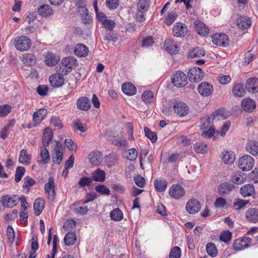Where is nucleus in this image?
Masks as SVG:
<instances>
[{"instance_id": "obj_1", "label": "nucleus", "mask_w": 258, "mask_h": 258, "mask_svg": "<svg viewBox=\"0 0 258 258\" xmlns=\"http://www.w3.org/2000/svg\"><path fill=\"white\" fill-rule=\"evenodd\" d=\"M77 60L73 57L69 56L63 58L61 62L55 68L56 72L62 73V75H67L72 71L73 68L75 66Z\"/></svg>"}, {"instance_id": "obj_2", "label": "nucleus", "mask_w": 258, "mask_h": 258, "mask_svg": "<svg viewBox=\"0 0 258 258\" xmlns=\"http://www.w3.org/2000/svg\"><path fill=\"white\" fill-rule=\"evenodd\" d=\"M30 46L31 40L27 36H18L15 39V46L19 51H26L29 49Z\"/></svg>"}, {"instance_id": "obj_3", "label": "nucleus", "mask_w": 258, "mask_h": 258, "mask_svg": "<svg viewBox=\"0 0 258 258\" xmlns=\"http://www.w3.org/2000/svg\"><path fill=\"white\" fill-rule=\"evenodd\" d=\"M253 165V158L248 155H243L239 160L238 166L242 171H249L252 168Z\"/></svg>"}, {"instance_id": "obj_4", "label": "nucleus", "mask_w": 258, "mask_h": 258, "mask_svg": "<svg viewBox=\"0 0 258 258\" xmlns=\"http://www.w3.org/2000/svg\"><path fill=\"white\" fill-rule=\"evenodd\" d=\"M186 75L181 71H177L171 77V82L173 85L177 87H183L187 83Z\"/></svg>"}, {"instance_id": "obj_5", "label": "nucleus", "mask_w": 258, "mask_h": 258, "mask_svg": "<svg viewBox=\"0 0 258 258\" xmlns=\"http://www.w3.org/2000/svg\"><path fill=\"white\" fill-rule=\"evenodd\" d=\"M229 116V113L223 108L219 109L214 112L210 116H209L207 121L208 123H211L213 121H218L220 120L226 119Z\"/></svg>"}, {"instance_id": "obj_6", "label": "nucleus", "mask_w": 258, "mask_h": 258, "mask_svg": "<svg viewBox=\"0 0 258 258\" xmlns=\"http://www.w3.org/2000/svg\"><path fill=\"white\" fill-rule=\"evenodd\" d=\"M204 73L203 70L198 67L190 69L188 72V79L191 82L198 83L201 81L204 77Z\"/></svg>"}, {"instance_id": "obj_7", "label": "nucleus", "mask_w": 258, "mask_h": 258, "mask_svg": "<svg viewBox=\"0 0 258 258\" xmlns=\"http://www.w3.org/2000/svg\"><path fill=\"white\" fill-rule=\"evenodd\" d=\"M173 108L174 112L180 117L185 116L189 112L188 106L181 101H175L173 103Z\"/></svg>"}, {"instance_id": "obj_8", "label": "nucleus", "mask_w": 258, "mask_h": 258, "mask_svg": "<svg viewBox=\"0 0 258 258\" xmlns=\"http://www.w3.org/2000/svg\"><path fill=\"white\" fill-rule=\"evenodd\" d=\"M62 73L57 72L51 75L49 79L50 84L54 88L61 87L64 81V78Z\"/></svg>"}, {"instance_id": "obj_9", "label": "nucleus", "mask_w": 258, "mask_h": 258, "mask_svg": "<svg viewBox=\"0 0 258 258\" xmlns=\"http://www.w3.org/2000/svg\"><path fill=\"white\" fill-rule=\"evenodd\" d=\"M185 194L184 188L179 184L172 185L169 189V194L175 199H179L182 198Z\"/></svg>"}, {"instance_id": "obj_10", "label": "nucleus", "mask_w": 258, "mask_h": 258, "mask_svg": "<svg viewBox=\"0 0 258 258\" xmlns=\"http://www.w3.org/2000/svg\"><path fill=\"white\" fill-rule=\"evenodd\" d=\"M102 153L98 150H94L90 152L88 155V159L90 164L93 166L99 165L103 160Z\"/></svg>"}, {"instance_id": "obj_11", "label": "nucleus", "mask_w": 258, "mask_h": 258, "mask_svg": "<svg viewBox=\"0 0 258 258\" xmlns=\"http://www.w3.org/2000/svg\"><path fill=\"white\" fill-rule=\"evenodd\" d=\"M245 88L249 93L255 94L258 92V78L250 77L245 82Z\"/></svg>"}, {"instance_id": "obj_12", "label": "nucleus", "mask_w": 258, "mask_h": 258, "mask_svg": "<svg viewBox=\"0 0 258 258\" xmlns=\"http://www.w3.org/2000/svg\"><path fill=\"white\" fill-rule=\"evenodd\" d=\"M201 209L200 202L195 199L189 200L186 204V209L190 214L198 213Z\"/></svg>"}, {"instance_id": "obj_13", "label": "nucleus", "mask_w": 258, "mask_h": 258, "mask_svg": "<svg viewBox=\"0 0 258 258\" xmlns=\"http://www.w3.org/2000/svg\"><path fill=\"white\" fill-rule=\"evenodd\" d=\"M212 41L217 46L225 47L228 43V37L225 34L217 33L212 36Z\"/></svg>"}, {"instance_id": "obj_14", "label": "nucleus", "mask_w": 258, "mask_h": 258, "mask_svg": "<svg viewBox=\"0 0 258 258\" xmlns=\"http://www.w3.org/2000/svg\"><path fill=\"white\" fill-rule=\"evenodd\" d=\"M241 106L244 111L252 112L256 107L255 101L250 98H245L241 102Z\"/></svg>"}, {"instance_id": "obj_15", "label": "nucleus", "mask_w": 258, "mask_h": 258, "mask_svg": "<svg viewBox=\"0 0 258 258\" xmlns=\"http://www.w3.org/2000/svg\"><path fill=\"white\" fill-rule=\"evenodd\" d=\"M54 148V155L52 157V161L54 164H60L62 159V147L60 143L57 141Z\"/></svg>"}, {"instance_id": "obj_16", "label": "nucleus", "mask_w": 258, "mask_h": 258, "mask_svg": "<svg viewBox=\"0 0 258 258\" xmlns=\"http://www.w3.org/2000/svg\"><path fill=\"white\" fill-rule=\"evenodd\" d=\"M173 32L174 36L183 37L187 32V27L183 23H177L173 26Z\"/></svg>"}, {"instance_id": "obj_17", "label": "nucleus", "mask_w": 258, "mask_h": 258, "mask_svg": "<svg viewBox=\"0 0 258 258\" xmlns=\"http://www.w3.org/2000/svg\"><path fill=\"white\" fill-rule=\"evenodd\" d=\"M213 86L210 83L204 82L201 83L198 87L199 93L203 96H209L213 91Z\"/></svg>"}, {"instance_id": "obj_18", "label": "nucleus", "mask_w": 258, "mask_h": 258, "mask_svg": "<svg viewBox=\"0 0 258 258\" xmlns=\"http://www.w3.org/2000/svg\"><path fill=\"white\" fill-rule=\"evenodd\" d=\"M238 27L241 30L249 28L251 25L250 19L246 16H240L236 20Z\"/></svg>"}, {"instance_id": "obj_19", "label": "nucleus", "mask_w": 258, "mask_h": 258, "mask_svg": "<svg viewBox=\"0 0 258 258\" xmlns=\"http://www.w3.org/2000/svg\"><path fill=\"white\" fill-rule=\"evenodd\" d=\"M47 110L44 108H41L35 112L33 115V122L34 126H37L44 119L47 115Z\"/></svg>"}, {"instance_id": "obj_20", "label": "nucleus", "mask_w": 258, "mask_h": 258, "mask_svg": "<svg viewBox=\"0 0 258 258\" xmlns=\"http://www.w3.org/2000/svg\"><path fill=\"white\" fill-rule=\"evenodd\" d=\"M164 47L170 53L176 54L179 51V46L177 42L171 39H166L165 41Z\"/></svg>"}, {"instance_id": "obj_21", "label": "nucleus", "mask_w": 258, "mask_h": 258, "mask_svg": "<svg viewBox=\"0 0 258 258\" xmlns=\"http://www.w3.org/2000/svg\"><path fill=\"white\" fill-rule=\"evenodd\" d=\"M44 189L46 192L48 194V198L53 200L55 197V193L54 179L52 177L49 178L48 182L45 183L44 185Z\"/></svg>"}, {"instance_id": "obj_22", "label": "nucleus", "mask_w": 258, "mask_h": 258, "mask_svg": "<svg viewBox=\"0 0 258 258\" xmlns=\"http://www.w3.org/2000/svg\"><path fill=\"white\" fill-rule=\"evenodd\" d=\"M246 218L251 223L258 222V209L256 208H250L246 212Z\"/></svg>"}, {"instance_id": "obj_23", "label": "nucleus", "mask_w": 258, "mask_h": 258, "mask_svg": "<svg viewBox=\"0 0 258 258\" xmlns=\"http://www.w3.org/2000/svg\"><path fill=\"white\" fill-rule=\"evenodd\" d=\"M90 99L87 97H81L77 101V107L83 111H87L91 108Z\"/></svg>"}, {"instance_id": "obj_24", "label": "nucleus", "mask_w": 258, "mask_h": 258, "mask_svg": "<svg viewBox=\"0 0 258 258\" xmlns=\"http://www.w3.org/2000/svg\"><path fill=\"white\" fill-rule=\"evenodd\" d=\"M194 24L196 30L199 34L206 36L209 34V28L201 21H196Z\"/></svg>"}, {"instance_id": "obj_25", "label": "nucleus", "mask_w": 258, "mask_h": 258, "mask_svg": "<svg viewBox=\"0 0 258 258\" xmlns=\"http://www.w3.org/2000/svg\"><path fill=\"white\" fill-rule=\"evenodd\" d=\"M59 60V57L52 52H48L46 55L45 62L49 67L56 65Z\"/></svg>"}, {"instance_id": "obj_26", "label": "nucleus", "mask_w": 258, "mask_h": 258, "mask_svg": "<svg viewBox=\"0 0 258 258\" xmlns=\"http://www.w3.org/2000/svg\"><path fill=\"white\" fill-rule=\"evenodd\" d=\"M254 187L252 184H245L241 186L240 192L243 197H247L254 194Z\"/></svg>"}, {"instance_id": "obj_27", "label": "nucleus", "mask_w": 258, "mask_h": 258, "mask_svg": "<svg viewBox=\"0 0 258 258\" xmlns=\"http://www.w3.org/2000/svg\"><path fill=\"white\" fill-rule=\"evenodd\" d=\"M222 161L227 164H231L235 160V156L233 152L224 151L221 154Z\"/></svg>"}, {"instance_id": "obj_28", "label": "nucleus", "mask_w": 258, "mask_h": 258, "mask_svg": "<svg viewBox=\"0 0 258 258\" xmlns=\"http://www.w3.org/2000/svg\"><path fill=\"white\" fill-rule=\"evenodd\" d=\"M123 92L129 96H132L137 92L136 88L131 83L127 82L123 84L121 87Z\"/></svg>"}, {"instance_id": "obj_29", "label": "nucleus", "mask_w": 258, "mask_h": 258, "mask_svg": "<svg viewBox=\"0 0 258 258\" xmlns=\"http://www.w3.org/2000/svg\"><path fill=\"white\" fill-rule=\"evenodd\" d=\"M88 48L84 44H78L75 47L74 52L76 55L80 57H84L88 53Z\"/></svg>"}, {"instance_id": "obj_30", "label": "nucleus", "mask_w": 258, "mask_h": 258, "mask_svg": "<svg viewBox=\"0 0 258 258\" xmlns=\"http://www.w3.org/2000/svg\"><path fill=\"white\" fill-rule=\"evenodd\" d=\"M104 159L108 166L111 167L118 163L119 157L116 154L112 153L105 156Z\"/></svg>"}, {"instance_id": "obj_31", "label": "nucleus", "mask_w": 258, "mask_h": 258, "mask_svg": "<svg viewBox=\"0 0 258 258\" xmlns=\"http://www.w3.org/2000/svg\"><path fill=\"white\" fill-rule=\"evenodd\" d=\"M246 151L253 156L258 155V142L251 141L247 144Z\"/></svg>"}, {"instance_id": "obj_32", "label": "nucleus", "mask_w": 258, "mask_h": 258, "mask_svg": "<svg viewBox=\"0 0 258 258\" xmlns=\"http://www.w3.org/2000/svg\"><path fill=\"white\" fill-rule=\"evenodd\" d=\"M44 207V201L40 198L35 200L34 203V210L36 216H39Z\"/></svg>"}, {"instance_id": "obj_33", "label": "nucleus", "mask_w": 258, "mask_h": 258, "mask_svg": "<svg viewBox=\"0 0 258 258\" xmlns=\"http://www.w3.org/2000/svg\"><path fill=\"white\" fill-rule=\"evenodd\" d=\"M53 138V134L50 128H46L43 135L42 143L44 147L48 146Z\"/></svg>"}, {"instance_id": "obj_34", "label": "nucleus", "mask_w": 258, "mask_h": 258, "mask_svg": "<svg viewBox=\"0 0 258 258\" xmlns=\"http://www.w3.org/2000/svg\"><path fill=\"white\" fill-rule=\"evenodd\" d=\"M31 158L29 155L28 154L27 151L25 149H22L20 153L19 161L20 163L28 165L30 164V160Z\"/></svg>"}, {"instance_id": "obj_35", "label": "nucleus", "mask_w": 258, "mask_h": 258, "mask_svg": "<svg viewBox=\"0 0 258 258\" xmlns=\"http://www.w3.org/2000/svg\"><path fill=\"white\" fill-rule=\"evenodd\" d=\"M92 179L96 181L103 182L105 179V173L100 169H97L92 173Z\"/></svg>"}, {"instance_id": "obj_36", "label": "nucleus", "mask_w": 258, "mask_h": 258, "mask_svg": "<svg viewBox=\"0 0 258 258\" xmlns=\"http://www.w3.org/2000/svg\"><path fill=\"white\" fill-rule=\"evenodd\" d=\"M45 147L44 146L41 148L40 157L41 160L37 161L39 164H46L50 159L49 152Z\"/></svg>"}, {"instance_id": "obj_37", "label": "nucleus", "mask_w": 258, "mask_h": 258, "mask_svg": "<svg viewBox=\"0 0 258 258\" xmlns=\"http://www.w3.org/2000/svg\"><path fill=\"white\" fill-rule=\"evenodd\" d=\"M38 12L42 17H46L52 14V10L48 5H43L38 9Z\"/></svg>"}, {"instance_id": "obj_38", "label": "nucleus", "mask_w": 258, "mask_h": 258, "mask_svg": "<svg viewBox=\"0 0 258 258\" xmlns=\"http://www.w3.org/2000/svg\"><path fill=\"white\" fill-rule=\"evenodd\" d=\"M154 185L158 191L162 192L166 188L167 183L164 179H156L154 180Z\"/></svg>"}, {"instance_id": "obj_39", "label": "nucleus", "mask_w": 258, "mask_h": 258, "mask_svg": "<svg viewBox=\"0 0 258 258\" xmlns=\"http://www.w3.org/2000/svg\"><path fill=\"white\" fill-rule=\"evenodd\" d=\"M232 92L237 97H241L244 95L245 90L241 84H236L233 87Z\"/></svg>"}, {"instance_id": "obj_40", "label": "nucleus", "mask_w": 258, "mask_h": 258, "mask_svg": "<svg viewBox=\"0 0 258 258\" xmlns=\"http://www.w3.org/2000/svg\"><path fill=\"white\" fill-rule=\"evenodd\" d=\"M77 237L74 232H68L64 238V242L66 245L70 246L74 244L76 241Z\"/></svg>"}, {"instance_id": "obj_41", "label": "nucleus", "mask_w": 258, "mask_h": 258, "mask_svg": "<svg viewBox=\"0 0 258 258\" xmlns=\"http://www.w3.org/2000/svg\"><path fill=\"white\" fill-rule=\"evenodd\" d=\"M150 5V0H139L137 7L139 13L146 12Z\"/></svg>"}, {"instance_id": "obj_42", "label": "nucleus", "mask_w": 258, "mask_h": 258, "mask_svg": "<svg viewBox=\"0 0 258 258\" xmlns=\"http://www.w3.org/2000/svg\"><path fill=\"white\" fill-rule=\"evenodd\" d=\"M233 188V185L230 183L227 182L222 183L218 187L219 194L223 196L228 192L231 191Z\"/></svg>"}, {"instance_id": "obj_43", "label": "nucleus", "mask_w": 258, "mask_h": 258, "mask_svg": "<svg viewBox=\"0 0 258 258\" xmlns=\"http://www.w3.org/2000/svg\"><path fill=\"white\" fill-rule=\"evenodd\" d=\"M205 54V52L204 50L201 47H196L192 49L189 53H188V57L193 58L197 57H201L204 56Z\"/></svg>"}, {"instance_id": "obj_44", "label": "nucleus", "mask_w": 258, "mask_h": 258, "mask_svg": "<svg viewBox=\"0 0 258 258\" xmlns=\"http://www.w3.org/2000/svg\"><path fill=\"white\" fill-rule=\"evenodd\" d=\"M2 201L3 206L7 208L13 207L17 204L16 200L8 196L3 197Z\"/></svg>"}, {"instance_id": "obj_45", "label": "nucleus", "mask_w": 258, "mask_h": 258, "mask_svg": "<svg viewBox=\"0 0 258 258\" xmlns=\"http://www.w3.org/2000/svg\"><path fill=\"white\" fill-rule=\"evenodd\" d=\"M206 251L208 254L212 257H215L218 254V249L213 242H208L207 244Z\"/></svg>"}, {"instance_id": "obj_46", "label": "nucleus", "mask_w": 258, "mask_h": 258, "mask_svg": "<svg viewBox=\"0 0 258 258\" xmlns=\"http://www.w3.org/2000/svg\"><path fill=\"white\" fill-rule=\"evenodd\" d=\"M110 217L114 221H119L123 218V213L118 208H116L110 212Z\"/></svg>"}, {"instance_id": "obj_47", "label": "nucleus", "mask_w": 258, "mask_h": 258, "mask_svg": "<svg viewBox=\"0 0 258 258\" xmlns=\"http://www.w3.org/2000/svg\"><path fill=\"white\" fill-rule=\"evenodd\" d=\"M144 132L145 136L151 140L152 143H154L157 141V136L156 133L152 132L147 126L144 127Z\"/></svg>"}, {"instance_id": "obj_48", "label": "nucleus", "mask_w": 258, "mask_h": 258, "mask_svg": "<svg viewBox=\"0 0 258 258\" xmlns=\"http://www.w3.org/2000/svg\"><path fill=\"white\" fill-rule=\"evenodd\" d=\"M25 169L24 167L19 166L17 168L15 175V180L16 182H19L24 175Z\"/></svg>"}, {"instance_id": "obj_49", "label": "nucleus", "mask_w": 258, "mask_h": 258, "mask_svg": "<svg viewBox=\"0 0 258 258\" xmlns=\"http://www.w3.org/2000/svg\"><path fill=\"white\" fill-rule=\"evenodd\" d=\"M231 236L232 233L231 232L228 230H224L220 234V239L225 243H227L231 240Z\"/></svg>"}, {"instance_id": "obj_50", "label": "nucleus", "mask_w": 258, "mask_h": 258, "mask_svg": "<svg viewBox=\"0 0 258 258\" xmlns=\"http://www.w3.org/2000/svg\"><path fill=\"white\" fill-rule=\"evenodd\" d=\"M194 148L196 152L198 153H204L207 150V145L201 142H198L194 145Z\"/></svg>"}, {"instance_id": "obj_51", "label": "nucleus", "mask_w": 258, "mask_h": 258, "mask_svg": "<svg viewBox=\"0 0 258 258\" xmlns=\"http://www.w3.org/2000/svg\"><path fill=\"white\" fill-rule=\"evenodd\" d=\"M127 153L126 158L131 161L135 160L137 159L138 156V153L136 149L131 148L127 150H124Z\"/></svg>"}, {"instance_id": "obj_52", "label": "nucleus", "mask_w": 258, "mask_h": 258, "mask_svg": "<svg viewBox=\"0 0 258 258\" xmlns=\"http://www.w3.org/2000/svg\"><path fill=\"white\" fill-rule=\"evenodd\" d=\"M143 100L146 104L150 103L153 97V93L151 91H144L142 96Z\"/></svg>"}, {"instance_id": "obj_53", "label": "nucleus", "mask_w": 258, "mask_h": 258, "mask_svg": "<svg viewBox=\"0 0 258 258\" xmlns=\"http://www.w3.org/2000/svg\"><path fill=\"white\" fill-rule=\"evenodd\" d=\"M35 60V56L32 54H26L23 59V62L24 64L27 65H31L34 63Z\"/></svg>"}, {"instance_id": "obj_54", "label": "nucleus", "mask_w": 258, "mask_h": 258, "mask_svg": "<svg viewBox=\"0 0 258 258\" xmlns=\"http://www.w3.org/2000/svg\"><path fill=\"white\" fill-rule=\"evenodd\" d=\"M181 255V249L178 246H175L171 249L169 257V258H179Z\"/></svg>"}, {"instance_id": "obj_55", "label": "nucleus", "mask_w": 258, "mask_h": 258, "mask_svg": "<svg viewBox=\"0 0 258 258\" xmlns=\"http://www.w3.org/2000/svg\"><path fill=\"white\" fill-rule=\"evenodd\" d=\"M177 15L174 12L169 13L165 19V23L167 25H171L177 18Z\"/></svg>"}, {"instance_id": "obj_56", "label": "nucleus", "mask_w": 258, "mask_h": 258, "mask_svg": "<svg viewBox=\"0 0 258 258\" xmlns=\"http://www.w3.org/2000/svg\"><path fill=\"white\" fill-rule=\"evenodd\" d=\"M154 43L153 38L151 36H146L144 38L142 42V47H148L152 46Z\"/></svg>"}, {"instance_id": "obj_57", "label": "nucleus", "mask_w": 258, "mask_h": 258, "mask_svg": "<svg viewBox=\"0 0 258 258\" xmlns=\"http://www.w3.org/2000/svg\"><path fill=\"white\" fill-rule=\"evenodd\" d=\"M233 249L235 250H240L248 247L247 244H243L240 239L236 240L233 244Z\"/></svg>"}, {"instance_id": "obj_58", "label": "nucleus", "mask_w": 258, "mask_h": 258, "mask_svg": "<svg viewBox=\"0 0 258 258\" xmlns=\"http://www.w3.org/2000/svg\"><path fill=\"white\" fill-rule=\"evenodd\" d=\"M96 191L102 195H109L110 194V190L105 185H99L95 187Z\"/></svg>"}, {"instance_id": "obj_59", "label": "nucleus", "mask_w": 258, "mask_h": 258, "mask_svg": "<svg viewBox=\"0 0 258 258\" xmlns=\"http://www.w3.org/2000/svg\"><path fill=\"white\" fill-rule=\"evenodd\" d=\"M102 24L103 27L110 31L113 30L115 25V23L113 20L108 19H105V21H104Z\"/></svg>"}, {"instance_id": "obj_60", "label": "nucleus", "mask_w": 258, "mask_h": 258, "mask_svg": "<svg viewBox=\"0 0 258 258\" xmlns=\"http://www.w3.org/2000/svg\"><path fill=\"white\" fill-rule=\"evenodd\" d=\"M12 108L9 105H4L0 106V116H5L7 115L11 111Z\"/></svg>"}, {"instance_id": "obj_61", "label": "nucleus", "mask_w": 258, "mask_h": 258, "mask_svg": "<svg viewBox=\"0 0 258 258\" xmlns=\"http://www.w3.org/2000/svg\"><path fill=\"white\" fill-rule=\"evenodd\" d=\"M8 242L12 244L15 238L14 231L12 226H9L7 229Z\"/></svg>"}, {"instance_id": "obj_62", "label": "nucleus", "mask_w": 258, "mask_h": 258, "mask_svg": "<svg viewBox=\"0 0 258 258\" xmlns=\"http://www.w3.org/2000/svg\"><path fill=\"white\" fill-rule=\"evenodd\" d=\"M231 180L235 184H242L243 182V177L240 173H235L232 176Z\"/></svg>"}, {"instance_id": "obj_63", "label": "nucleus", "mask_w": 258, "mask_h": 258, "mask_svg": "<svg viewBox=\"0 0 258 258\" xmlns=\"http://www.w3.org/2000/svg\"><path fill=\"white\" fill-rule=\"evenodd\" d=\"M92 181V178L83 177L80 179L78 184L80 186H89L91 184Z\"/></svg>"}, {"instance_id": "obj_64", "label": "nucleus", "mask_w": 258, "mask_h": 258, "mask_svg": "<svg viewBox=\"0 0 258 258\" xmlns=\"http://www.w3.org/2000/svg\"><path fill=\"white\" fill-rule=\"evenodd\" d=\"M35 183V181L29 176H27L24 178L23 187L28 188L29 187L33 185Z\"/></svg>"}]
</instances>
